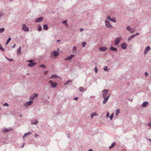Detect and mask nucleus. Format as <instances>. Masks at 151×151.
<instances>
[{
  "label": "nucleus",
  "instance_id": "nucleus-1",
  "mask_svg": "<svg viewBox=\"0 0 151 151\" xmlns=\"http://www.w3.org/2000/svg\"><path fill=\"white\" fill-rule=\"evenodd\" d=\"M105 23L106 26L107 28L111 29L113 27L110 24V22L107 20H105Z\"/></svg>",
  "mask_w": 151,
  "mask_h": 151
},
{
  "label": "nucleus",
  "instance_id": "nucleus-2",
  "mask_svg": "<svg viewBox=\"0 0 151 151\" xmlns=\"http://www.w3.org/2000/svg\"><path fill=\"white\" fill-rule=\"evenodd\" d=\"M49 83L51 84V86L53 88H55L56 87L57 83L56 82L53 83L52 81L50 80L49 81Z\"/></svg>",
  "mask_w": 151,
  "mask_h": 151
},
{
  "label": "nucleus",
  "instance_id": "nucleus-3",
  "mask_svg": "<svg viewBox=\"0 0 151 151\" xmlns=\"http://www.w3.org/2000/svg\"><path fill=\"white\" fill-rule=\"evenodd\" d=\"M109 91L108 90H104L102 91L103 97V98L106 97L107 94V92Z\"/></svg>",
  "mask_w": 151,
  "mask_h": 151
},
{
  "label": "nucleus",
  "instance_id": "nucleus-4",
  "mask_svg": "<svg viewBox=\"0 0 151 151\" xmlns=\"http://www.w3.org/2000/svg\"><path fill=\"white\" fill-rule=\"evenodd\" d=\"M51 55L52 56L55 57L58 55L59 53L56 51H54L51 52Z\"/></svg>",
  "mask_w": 151,
  "mask_h": 151
},
{
  "label": "nucleus",
  "instance_id": "nucleus-5",
  "mask_svg": "<svg viewBox=\"0 0 151 151\" xmlns=\"http://www.w3.org/2000/svg\"><path fill=\"white\" fill-rule=\"evenodd\" d=\"M22 30H24L25 32H27L29 31V29L25 24H23L22 27Z\"/></svg>",
  "mask_w": 151,
  "mask_h": 151
},
{
  "label": "nucleus",
  "instance_id": "nucleus-6",
  "mask_svg": "<svg viewBox=\"0 0 151 151\" xmlns=\"http://www.w3.org/2000/svg\"><path fill=\"white\" fill-rule=\"evenodd\" d=\"M150 50V47L149 46H148L146 47L145 48V50L144 51V54L145 55H146L147 53V52L148 51Z\"/></svg>",
  "mask_w": 151,
  "mask_h": 151
},
{
  "label": "nucleus",
  "instance_id": "nucleus-7",
  "mask_svg": "<svg viewBox=\"0 0 151 151\" xmlns=\"http://www.w3.org/2000/svg\"><path fill=\"white\" fill-rule=\"evenodd\" d=\"M75 55H71L70 56L67 57V58L65 59V60H70Z\"/></svg>",
  "mask_w": 151,
  "mask_h": 151
},
{
  "label": "nucleus",
  "instance_id": "nucleus-8",
  "mask_svg": "<svg viewBox=\"0 0 151 151\" xmlns=\"http://www.w3.org/2000/svg\"><path fill=\"white\" fill-rule=\"evenodd\" d=\"M107 19L114 22H116V20L114 18H113L112 19L111 17L109 16L107 17Z\"/></svg>",
  "mask_w": 151,
  "mask_h": 151
},
{
  "label": "nucleus",
  "instance_id": "nucleus-9",
  "mask_svg": "<svg viewBox=\"0 0 151 151\" xmlns=\"http://www.w3.org/2000/svg\"><path fill=\"white\" fill-rule=\"evenodd\" d=\"M43 18L42 17H41L37 18L35 20V22H41L43 19Z\"/></svg>",
  "mask_w": 151,
  "mask_h": 151
},
{
  "label": "nucleus",
  "instance_id": "nucleus-10",
  "mask_svg": "<svg viewBox=\"0 0 151 151\" xmlns=\"http://www.w3.org/2000/svg\"><path fill=\"white\" fill-rule=\"evenodd\" d=\"M120 37L117 38H116L115 40L114 45H118L120 42Z\"/></svg>",
  "mask_w": 151,
  "mask_h": 151
},
{
  "label": "nucleus",
  "instance_id": "nucleus-11",
  "mask_svg": "<svg viewBox=\"0 0 151 151\" xmlns=\"http://www.w3.org/2000/svg\"><path fill=\"white\" fill-rule=\"evenodd\" d=\"M121 46L122 49L125 50L126 49L127 47V44L125 42H124L121 44Z\"/></svg>",
  "mask_w": 151,
  "mask_h": 151
},
{
  "label": "nucleus",
  "instance_id": "nucleus-12",
  "mask_svg": "<svg viewBox=\"0 0 151 151\" xmlns=\"http://www.w3.org/2000/svg\"><path fill=\"white\" fill-rule=\"evenodd\" d=\"M33 103L32 101H29L27 102L25 104L24 106H26L31 105Z\"/></svg>",
  "mask_w": 151,
  "mask_h": 151
},
{
  "label": "nucleus",
  "instance_id": "nucleus-13",
  "mask_svg": "<svg viewBox=\"0 0 151 151\" xmlns=\"http://www.w3.org/2000/svg\"><path fill=\"white\" fill-rule=\"evenodd\" d=\"M127 29L131 33L133 32L134 30L132 28L129 26H128L127 27Z\"/></svg>",
  "mask_w": 151,
  "mask_h": 151
},
{
  "label": "nucleus",
  "instance_id": "nucleus-14",
  "mask_svg": "<svg viewBox=\"0 0 151 151\" xmlns=\"http://www.w3.org/2000/svg\"><path fill=\"white\" fill-rule=\"evenodd\" d=\"M148 102L147 101H146L143 102L142 104V106L143 107H146L148 105Z\"/></svg>",
  "mask_w": 151,
  "mask_h": 151
},
{
  "label": "nucleus",
  "instance_id": "nucleus-15",
  "mask_svg": "<svg viewBox=\"0 0 151 151\" xmlns=\"http://www.w3.org/2000/svg\"><path fill=\"white\" fill-rule=\"evenodd\" d=\"M36 64V63L35 62H34L32 63H29L28 64V66L30 67H32L34 66Z\"/></svg>",
  "mask_w": 151,
  "mask_h": 151
},
{
  "label": "nucleus",
  "instance_id": "nucleus-16",
  "mask_svg": "<svg viewBox=\"0 0 151 151\" xmlns=\"http://www.w3.org/2000/svg\"><path fill=\"white\" fill-rule=\"evenodd\" d=\"M107 48L106 47H100L99 48V50L101 51H104L106 50Z\"/></svg>",
  "mask_w": 151,
  "mask_h": 151
},
{
  "label": "nucleus",
  "instance_id": "nucleus-17",
  "mask_svg": "<svg viewBox=\"0 0 151 151\" xmlns=\"http://www.w3.org/2000/svg\"><path fill=\"white\" fill-rule=\"evenodd\" d=\"M12 130V129H3L2 130V131L3 132L6 133L10 131L11 130Z\"/></svg>",
  "mask_w": 151,
  "mask_h": 151
},
{
  "label": "nucleus",
  "instance_id": "nucleus-18",
  "mask_svg": "<svg viewBox=\"0 0 151 151\" xmlns=\"http://www.w3.org/2000/svg\"><path fill=\"white\" fill-rule=\"evenodd\" d=\"M104 98H104V99L103 101V103L104 104H106L109 99L108 98V97H105Z\"/></svg>",
  "mask_w": 151,
  "mask_h": 151
},
{
  "label": "nucleus",
  "instance_id": "nucleus-19",
  "mask_svg": "<svg viewBox=\"0 0 151 151\" xmlns=\"http://www.w3.org/2000/svg\"><path fill=\"white\" fill-rule=\"evenodd\" d=\"M43 29L47 31L48 29V25L47 24H45L43 25Z\"/></svg>",
  "mask_w": 151,
  "mask_h": 151
},
{
  "label": "nucleus",
  "instance_id": "nucleus-20",
  "mask_svg": "<svg viewBox=\"0 0 151 151\" xmlns=\"http://www.w3.org/2000/svg\"><path fill=\"white\" fill-rule=\"evenodd\" d=\"M110 50H112V51H115L116 52L117 50V48H116L113 46L111 47L110 48Z\"/></svg>",
  "mask_w": 151,
  "mask_h": 151
},
{
  "label": "nucleus",
  "instance_id": "nucleus-21",
  "mask_svg": "<svg viewBox=\"0 0 151 151\" xmlns=\"http://www.w3.org/2000/svg\"><path fill=\"white\" fill-rule=\"evenodd\" d=\"M67 20H64L62 21V23L63 24H65V26L66 27H68V23H67Z\"/></svg>",
  "mask_w": 151,
  "mask_h": 151
},
{
  "label": "nucleus",
  "instance_id": "nucleus-22",
  "mask_svg": "<svg viewBox=\"0 0 151 151\" xmlns=\"http://www.w3.org/2000/svg\"><path fill=\"white\" fill-rule=\"evenodd\" d=\"M31 134V132H29L27 133H25L24 134V135H23V138H24V137H25L27 135H30V134Z\"/></svg>",
  "mask_w": 151,
  "mask_h": 151
},
{
  "label": "nucleus",
  "instance_id": "nucleus-23",
  "mask_svg": "<svg viewBox=\"0 0 151 151\" xmlns=\"http://www.w3.org/2000/svg\"><path fill=\"white\" fill-rule=\"evenodd\" d=\"M21 47H19L17 50V52L18 54H20L21 53Z\"/></svg>",
  "mask_w": 151,
  "mask_h": 151
},
{
  "label": "nucleus",
  "instance_id": "nucleus-24",
  "mask_svg": "<svg viewBox=\"0 0 151 151\" xmlns=\"http://www.w3.org/2000/svg\"><path fill=\"white\" fill-rule=\"evenodd\" d=\"M96 112H94L91 114V118H92L94 116H97Z\"/></svg>",
  "mask_w": 151,
  "mask_h": 151
},
{
  "label": "nucleus",
  "instance_id": "nucleus-25",
  "mask_svg": "<svg viewBox=\"0 0 151 151\" xmlns=\"http://www.w3.org/2000/svg\"><path fill=\"white\" fill-rule=\"evenodd\" d=\"M38 123V121L36 119L35 122H31V124L32 125H36Z\"/></svg>",
  "mask_w": 151,
  "mask_h": 151
},
{
  "label": "nucleus",
  "instance_id": "nucleus-26",
  "mask_svg": "<svg viewBox=\"0 0 151 151\" xmlns=\"http://www.w3.org/2000/svg\"><path fill=\"white\" fill-rule=\"evenodd\" d=\"M58 78V76L56 75H52L50 78Z\"/></svg>",
  "mask_w": 151,
  "mask_h": 151
},
{
  "label": "nucleus",
  "instance_id": "nucleus-27",
  "mask_svg": "<svg viewBox=\"0 0 151 151\" xmlns=\"http://www.w3.org/2000/svg\"><path fill=\"white\" fill-rule=\"evenodd\" d=\"M134 35H132L130 37H129L127 40L128 41H129L130 40H132V38H134Z\"/></svg>",
  "mask_w": 151,
  "mask_h": 151
},
{
  "label": "nucleus",
  "instance_id": "nucleus-28",
  "mask_svg": "<svg viewBox=\"0 0 151 151\" xmlns=\"http://www.w3.org/2000/svg\"><path fill=\"white\" fill-rule=\"evenodd\" d=\"M116 145V143L115 142H113L111 145L110 147H109V149H111L112 147H114Z\"/></svg>",
  "mask_w": 151,
  "mask_h": 151
},
{
  "label": "nucleus",
  "instance_id": "nucleus-29",
  "mask_svg": "<svg viewBox=\"0 0 151 151\" xmlns=\"http://www.w3.org/2000/svg\"><path fill=\"white\" fill-rule=\"evenodd\" d=\"M79 90L80 91L84 92L85 91L84 90V88L82 87H80L79 88Z\"/></svg>",
  "mask_w": 151,
  "mask_h": 151
},
{
  "label": "nucleus",
  "instance_id": "nucleus-30",
  "mask_svg": "<svg viewBox=\"0 0 151 151\" xmlns=\"http://www.w3.org/2000/svg\"><path fill=\"white\" fill-rule=\"evenodd\" d=\"M120 113V110L119 109H117L116 111V116H118V115Z\"/></svg>",
  "mask_w": 151,
  "mask_h": 151
},
{
  "label": "nucleus",
  "instance_id": "nucleus-31",
  "mask_svg": "<svg viewBox=\"0 0 151 151\" xmlns=\"http://www.w3.org/2000/svg\"><path fill=\"white\" fill-rule=\"evenodd\" d=\"M77 50V49L76 47L74 46L73 47V51H75V52H74L75 54H76L77 53V52L76 51Z\"/></svg>",
  "mask_w": 151,
  "mask_h": 151
},
{
  "label": "nucleus",
  "instance_id": "nucleus-32",
  "mask_svg": "<svg viewBox=\"0 0 151 151\" xmlns=\"http://www.w3.org/2000/svg\"><path fill=\"white\" fill-rule=\"evenodd\" d=\"M11 38H10V37H9V38L7 40V41L6 43V45H7L8 43H9V42H10V41L11 40Z\"/></svg>",
  "mask_w": 151,
  "mask_h": 151
},
{
  "label": "nucleus",
  "instance_id": "nucleus-33",
  "mask_svg": "<svg viewBox=\"0 0 151 151\" xmlns=\"http://www.w3.org/2000/svg\"><path fill=\"white\" fill-rule=\"evenodd\" d=\"M38 30L39 31H40L42 30V27L40 25H38Z\"/></svg>",
  "mask_w": 151,
  "mask_h": 151
},
{
  "label": "nucleus",
  "instance_id": "nucleus-34",
  "mask_svg": "<svg viewBox=\"0 0 151 151\" xmlns=\"http://www.w3.org/2000/svg\"><path fill=\"white\" fill-rule=\"evenodd\" d=\"M71 81L70 80H68V81H67L66 82H65V83H64V85H67L68 84V83L70 82H71Z\"/></svg>",
  "mask_w": 151,
  "mask_h": 151
},
{
  "label": "nucleus",
  "instance_id": "nucleus-35",
  "mask_svg": "<svg viewBox=\"0 0 151 151\" xmlns=\"http://www.w3.org/2000/svg\"><path fill=\"white\" fill-rule=\"evenodd\" d=\"M5 58H6L7 60H8L10 62H12V61H13V60L12 59V58H11V59L7 57H5Z\"/></svg>",
  "mask_w": 151,
  "mask_h": 151
},
{
  "label": "nucleus",
  "instance_id": "nucleus-36",
  "mask_svg": "<svg viewBox=\"0 0 151 151\" xmlns=\"http://www.w3.org/2000/svg\"><path fill=\"white\" fill-rule=\"evenodd\" d=\"M4 31V29L3 28L0 29V32L2 33Z\"/></svg>",
  "mask_w": 151,
  "mask_h": 151
},
{
  "label": "nucleus",
  "instance_id": "nucleus-37",
  "mask_svg": "<svg viewBox=\"0 0 151 151\" xmlns=\"http://www.w3.org/2000/svg\"><path fill=\"white\" fill-rule=\"evenodd\" d=\"M107 66H105L104 67V70L105 71H108V69H107Z\"/></svg>",
  "mask_w": 151,
  "mask_h": 151
},
{
  "label": "nucleus",
  "instance_id": "nucleus-38",
  "mask_svg": "<svg viewBox=\"0 0 151 151\" xmlns=\"http://www.w3.org/2000/svg\"><path fill=\"white\" fill-rule=\"evenodd\" d=\"M86 44V42H83L82 43V47H85Z\"/></svg>",
  "mask_w": 151,
  "mask_h": 151
},
{
  "label": "nucleus",
  "instance_id": "nucleus-39",
  "mask_svg": "<svg viewBox=\"0 0 151 151\" xmlns=\"http://www.w3.org/2000/svg\"><path fill=\"white\" fill-rule=\"evenodd\" d=\"M34 95H32L30 97V100H33L34 98Z\"/></svg>",
  "mask_w": 151,
  "mask_h": 151
},
{
  "label": "nucleus",
  "instance_id": "nucleus-40",
  "mask_svg": "<svg viewBox=\"0 0 151 151\" xmlns=\"http://www.w3.org/2000/svg\"><path fill=\"white\" fill-rule=\"evenodd\" d=\"M114 116V114H111V116H110V119L111 120H112Z\"/></svg>",
  "mask_w": 151,
  "mask_h": 151
},
{
  "label": "nucleus",
  "instance_id": "nucleus-41",
  "mask_svg": "<svg viewBox=\"0 0 151 151\" xmlns=\"http://www.w3.org/2000/svg\"><path fill=\"white\" fill-rule=\"evenodd\" d=\"M39 66H40V67H42L43 68H46L45 66V65H43V64L40 65Z\"/></svg>",
  "mask_w": 151,
  "mask_h": 151
},
{
  "label": "nucleus",
  "instance_id": "nucleus-42",
  "mask_svg": "<svg viewBox=\"0 0 151 151\" xmlns=\"http://www.w3.org/2000/svg\"><path fill=\"white\" fill-rule=\"evenodd\" d=\"M34 60H30L28 61H27V62H29L30 63H33Z\"/></svg>",
  "mask_w": 151,
  "mask_h": 151
},
{
  "label": "nucleus",
  "instance_id": "nucleus-43",
  "mask_svg": "<svg viewBox=\"0 0 151 151\" xmlns=\"http://www.w3.org/2000/svg\"><path fill=\"white\" fill-rule=\"evenodd\" d=\"M95 71L96 73H97L98 72V69L96 67L95 68H94Z\"/></svg>",
  "mask_w": 151,
  "mask_h": 151
},
{
  "label": "nucleus",
  "instance_id": "nucleus-44",
  "mask_svg": "<svg viewBox=\"0 0 151 151\" xmlns=\"http://www.w3.org/2000/svg\"><path fill=\"white\" fill-rule=\"evenodd\" d=\"M9 106V105L7 103H5L4 104V106Z\"/></svg>",
  "mask_w": 151,
  "mask_h": 151
},
{
  "label": "nucleus",
  "instance_id": "nucleus-45",
  "mask_svg": "<svg viewBox=\"0 0 151 151\" xmlns=\"http://www.w3.org/2000/svg\"><path fill=\"white\" fill-rule=\"evenodd\" d=\"M33 95H34V98L35 97H37L38 96V94L36 93H34Z\"/></svg>",
  "mask_w": 151,
  "mask_h": 151
},
{
  "label": "nucleus",
  "instance_id": "nucleus-46",
  "mask_svg": "<svg viewBox=\"0 0 151 151\" xmlns=\"http://www.w3.org/2000/svg\"><path fill=\"white\" fill-rule=\"evenodd\" d=\"M3 14H4L2 12H0V17H1Z\"/></svg>",
  "mask_w": 151,
  "mask_h": 151
},
{
  "label": "nucleus",
  "instance_id": "nucleus-47",
  "mask_svg": "<svg viewBox=\"0 0 151 151\" xmlns=\"http://www.w3.org/2000/svg\"><path fill=\"white\" fill-rule=\"evenodd\" d=\"M147 125L148 126L150 127V128H151V122H150L148 123Z\"/></svg>",
  "mask_w": 151,
  "mask_h": 151
},
{
  "label": "nucleus",
  "instance_id": "nucleus-48",
  "mask_svg": "<svg viewBox=\"0 0 151 151\" xmlns=\"http://www.w3.org/2000/svg\"><path fill=\"white\" fill-rule=\"evenodd\" d=\"M139 33L138 32V33H136L135 34H133V35H134V37H135L136 36H137L138 35H139Z\"/></svg>",
  "mask_w": 151,
  "mask_h": 151
},
{
  "label": "nucleus",
  "instance_id": "nucleus-49",
  "mask_svg": "<svg viewBox=\"0 0 151 151\" xmlns=\"http://www.w3.org/2000/svg\"><path fill=\"white\" fill-rule=\"evenodd\" d=\"M109 112H107L106 114V117L108 118L109 117Z\"/></svg>",
  "mask_w": 151,
  "mask_h": 151
},
{
  "label": "nucleus",
  "instance_id": "nucleus-50",
  "mask_svg": "<svg viewBox=\"0 0 151 151\" xmlns=\"http://www.w3.org/2000/svg\"><path fill=\"white\" fill-rule=\"evenodd\" d=\"M1 50L2 51V52H4L5 51V49L3 47H2L1 49Z\"/></svg>",
  "mask_w": 151,
  "mask_h": 151
},
{
  "label": "nucleus",
  "instance_id": "nucleus-51",
  "mask_svg": "<svg viewBox=\"0 0 151 151\" xmlns=\"http://www.w3.org/2000/svg\"><path fill=\"white\" fill-rule=\"evenodd\" d=\"M78 97H75L74 98V100H76V101H77L78 100Z\"/></svg>",
  "mask_w": 151,
  "mask_h": 151
},
{
  "label": "nucleus",
  "instance_id": "nucleus-52",
  "mask_svg": "<svg viewBox=\"0 0 151 151\" xmlns=\"http://www.w3.org/2000/svg\"><path fill=\"white\" fill-rule=\"evenodd\" d=\"M39 136V135L37 134H35V137H38Z\"/></svg>",
  "mask_w": 151,
  "mask_h": 151
},
{
  "label": "nucleus",
  "instance_id": "nucleus-53",
  "mask_svg": "<svg viewBox=\"0 0 151 151\" xmlns=\"http://www.w3.org/2000/svg\"><path fill=\"white\" fill-rule=\"evenodd\" d=\"M110 94L109 93V94H108V96L107 97H108V99H109V97L110 96Z\"/></svg>",
  "mask_w": 151,
  "mask_h": 151
},
{
  "label": "nucleus",
  "instance_id": "nucleus-54",
  "mask_svg": "<svg viewBox=\"0 0 151 151\" xmlns=\"http://www.w3.org/2000/svg\"><path fill=\"white\" fill-rule=\"evenodd\" d=\"M145 75L146 76H147L148 75V74L147 72H145Z\"/></svg>",
  "mask_w": 151,
  "mask_h": 151
},
{
  "label": "nucleus",
  "instance_id": "nucleus-55",
  "mask_svg": "<svg viewBox=\"0 0 151 151\" xmlns=\"http://www.w3.org/2000/svg\"><path fill=\"white\" fill-rule=\"evenodd\" d=\"M83 30V28H80V31H82Z\"/></svg>",
  "mask_w": 151,
  "mask_h": 151
},
{
  "label": "nucleus",
  "instance_id": "nucleus-56",
  "mask_svg": "<svg viewBox=\"0 0 151 151\" xmlns=\"http://www.w3.org/2000/svg\"><path fill=\"white\" fill-rule=\"evenodd\" d=\"M2 45L0 44V50L2 48Z\"/></svg>",
  "mask_w": 151,
  "mask_h": 151
},
{
  "label": "nucleus",
  "instance_id": "nucleus-57",
  "mask_svg": "<svg viewBox=\"0 0 151 151\" xmlns=\"http://www.w3.org/2000/svg\"><path fill=\"white\" fill-rule=\"evenodd\" d=\"M15 44H14L12 47L13 48H14L15 47Z\"/></svg>",
  "mask_w": 151,
  "mask_h": 151
},
{
  "label": "nucleus",
  "instance_id": "nucleus-58",
  "mask_svg": "<svg viewBox=\"0 0 151 151\" xmlns=\"http://www.w3.org/2000/svg\"><path fill=\"white\" fill-rule=\"evenodd\" d=\"M93 151L92 149H90L88 151Z\"/></svg>",
  "mask_w": 151,
  "mask_h": 151
},
{
  "label": "nucleus",
  "instance_id": "nucleus-59",
  "mask_svg": "<svg viewBox=\"0 0 151 151\" xmlns=\"http://www.w3.org/2000/svg\"><path fill=\"white\" fill-rule=\"evenodd\" d=\"M57 42H60V40H57Z\"/></svg>",
  "mask_w": 151,
  "mask_h": 151
},
{
  "label": "nucleus",
  "instance_id": "nucleus-60",
  "mask_svg": "<svg viewBox=\"0 0 151 151\" xmlns=\"http://www.w3.org/2000/svg\"><path fill=\"white\" fill-rule=\"evenodd\" d=\"M70 134H68V137L70 138Z\"/></svg>",
  "mask_w": 151,
  "mask_h": 151
},
{
  "label": "nucleus",
  "instance_id": "nucleus-61",
  "mask_svg": "<svg viewBox=\"0 0 151 151\" xmlns=\"http://www.w3.org/2000/svg\"><path fill=\"white\" fill-rule=\"evenodd\" d=\"M57 52H58L59 51V48H57V51H56Z\"/></svg>",
  "mask_w": 151,
  "mask_h": 151
},
{
  "label": "nucleus",
  "instance_id": "nucleus-62",
  "mask_svg": "<svg viewBox=\"0 0 151 151\" xmlns=\"http://www.w3.org/2000/svg\"><path fill=\"white\" fill-rule=\"evenodd\" d=\"M24 143L23 145L22 146V147L23 148L24 147Z\"/></svg>",
  "mask_w": 151,
  "mask_h": 151
},
{
  "label": "nucleus",
  "instance_id": "nucleus-63",
  "mask_svg": "<svg viewBox=\"0 0 151 151\" xmlns=\"http://www.w3.org/2000/svg\"><path fill=\"white\" fill-rule=\"evenodd\" d=\"M47 73V71H45L44 73V74H45Z\"/></svg>",
  "mask_w": 151,
  "mask_h": 151
},
{
  "label": "nucleus",
  "instance_id": "nucleus-64",
  "mask_svg": "<svg viewBox=\"0 0 151 151\" xmlns=\"http://www.w3.org/2000/svg\"><path fill=\"white\" fill-rule=\"evenodd\" d=\"M19 116H20V117H22V115H21V114H20V115H19Z\"/></svg>",
  "mask_w": 151,
  "mask_h": 151
}]
</instances>
